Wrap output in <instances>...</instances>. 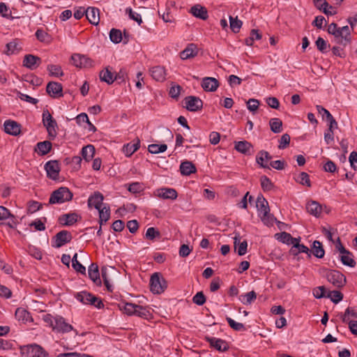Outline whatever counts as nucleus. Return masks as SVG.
Returning <instances> with one entry per match:
<instances>
[{
  "label": "nucleus",
  "instance_id": "1",
  "mask_svg": "<svg viewBox=\"0 0 357 357\" xmlns=\"http://www.w3.org/2000/svg\"><path fill=\"white\" fill-rule=\"evenodd\" d=\"M327 31L334 36V40L336 43L344 47L351 41V30L348 26L338 27L336 23L333 22L328 25Z\"/></svg>",
  "mask_w": 357,
  "mask_h": 357
},
{
  "label": "nucleus",
  "instance_id": "2",
  "mask_svg": "<svg viewBox=\"0 0 357 357\" xmlns=\"http://www.w3.org/2000/svg\"><path fill=\"white\" fill-rule=\"evenodd\" d=\"M43 320L52 328L53 331L60 333H69L73 330L71 324L67 323L61 316H52L50 314L43 315Z\"/></svg>",
  "mask_w": 357,
  "mask_h": 357
},
{
  "label": "nucleus",
  "instance_id": "3",
  "mask_svg": "<svg viewBox=\"0 0 357 357\" xmlns=\"http://www.w3.org/2000/svg\"><path fill=\"white\" fill-rule=\"evenodd\" d=\"M73 192L66 187H60L53 191L50 195L49 203L50 204H60L72 200Z\"/></svg>",
  "mask_w": 357,
  "mask_h": 357
},
{
  "label": "nucleus",
  "instance_id": "4",
  "mask_svg": "<svg viewBox=\"0 0 357 357\" xmlns=\"http://www.w3.org/2000/svg\"><path fill=\"white\" fill-rule=\"evenodd\" d=\"M43 124L48 133V137L54 139L57 135L58 125L56 120L52 117L48 109L43 112Z\"/></svg>",
  "mask_w": 357,
  "mask_h": 357
},
{
  "label": "nucleus",
  "instance_id": "5",
  "mask_svg": "<svg viewBox=\"0 0 357 357\" xmlns=\"http://www.w3.org/2000/svg\"><path fill=\"white\" fill-rule=\"evenodd\" d=\"M75 298L84 305H93L98 309H101L104 307V304L101 299L86 291L76 293L75 294Z\"/></svg>",
  "mask_w": 357,
  "mask_h": 357
},
{
  "label": "nucleus",
  "instance_id": "6",
  "mask_svg": "<svg viewBox=\"0 0 357 357\" xmlns=\"http://www.w3.org/2000/svg\"><path fill=\"white\" fill-rule=\"evenodd\" d=\"M22 357H47L48 354L38 344L25 345L20 347Z\"/></svg>",
  "mask_w": 357,
  "mask_h": 357
},
{
  "label": "nucleus",
  "instance_id": "7",
  "mask_svg": "<svg viewBox=\"0 0 357 357\" xmlns=\"http://www.w3.org/2000/svg\"><path fill=\"white\" fill-rule=\"evenodd\" d=\"M167 287V281L159 273H154L150 280L151 291L153 294H160Z\"/></svg>",
  "mask_w": 357,
  "mask_h": 357
},
{
  "label": "nucleus",
  "instance_id": "8",
  "mask_svg": "<svg viewBox=\"0 0 357 357\" xmlns=\"http://www.w3.org/2000/svg\"><path fill=\"white\" fill-rule=\"evenodd\" d=\"M326 277L330 283L337 288L344 287L347 282L346 277L337 270H328Z\"/></svg>",
  "mask_w": 357,
  "mask_h": 357
},
{
  "label": "nucleus",
  "instance_id": "9",
  "mask_svg": "<svg viewBox=\"0 0 357 357\" xmlns=\"http://www.w3.org/2000/svg\"><path fill=\"white\" fill-rule=\"evenodd\" d=\"M256 207L257 208L259 215L262 221H266L268 218L270 208L266 199L263 195H260L257 197L256 201Z\"/></svg>",
  "mask_w": 357,
  "mask_h": 357
},
{
  "label": "nucleus",
  "instance_id": "10",
  "mask_svg": "<svg viewBox=\"0 0 357 357\" xmlns=\"http://www.w3.org/2000/svg\"><path fill=\"white\" fill-rule=\"evenodd\" d=\"M73 236L71 233L67 230H62L58 232L53 238V247L59 248L65 244L71 241Z\"/></svg>",
  "mask_w": 357,
  "mask_h": 357
},
{
  "label": "nucleus",
  "instance_id": "11",
  "mask_svg": "<svg viewBox=\"0 0 357 357\" xmlns=\"http://www.w3.org/2000/svg\"><path fill=\"white\" fill-rule=\"evenodd\" d=\"M153 195L162 199L174 200L178 197L176 190L170 188H160L153 191Z\"/></svg>",
  "mask_w": 357,
  "mask_h": 357
},
{
  "label": "nucleus",
  "instance_id": "12",
  "mask_svg": "<svg viewBox=\"0 0 357 357\" xmlns=\"http://www.w3.org/2000/svg\"><path fill=\"white\" fill-rule=\"evenodd\" d=\"M45 169L47 177L52 180H57L60 172V165L57 160H50L45 165Z\"/></svg>",
  "mask_w": 357,
  "mask_h": 357
},
{
  "label": "nucleus",
  "instance_id": "13",
  "mask_svg": "<svg viewBox=\"0 0 357 357\" xmlns=\"http://www.w3.org/2000/svg\"><path fill=\"white\" fill-rule=\"evenodd\" d=\"M71 61L73 65L80 68L91 67L93 63L90 58L79 54H73L71 56Z\"/></svg>",
  "mask_w": 357,
  "mask_h": 357
},
{
  "label": "nucleus",
  "instance_id": "14",
  "mask_svg": "<svg viewBox=\"0 0 357 357\" xmlns=\"http://www.w3.org/2000/svg\"><path fill=\"white\" fill-rule=\"evenodd\" d=\"M185 107L190 112H197L203 107L202 100L196 96H187L184 99Z\"/></svg>",
  "mask_w": 357,
  "mask_h": 357
},
{
  "label": "nucleus",
  "instance_id": "15",
  "mask_svg": "<svg viewBox=\"0 0 357 357\" xmlns=\"http://www.w3.org/2000/svg\"><path fill=\"white\" fill-rule=\"evenodd\" d=\"M4 131L6 133L17 136L21 133V124L13 120H6L3 123Z\"/></svg>",
  "mask_w": 357,
  "mask_h": 357
},
{
  "label": "nucleus",
  "instance_id": "16",
  "mask_svg": "<svg viewBox=\"0 0 357 357\" xmlns=\"http://www.w3.org/2000/svg\"><path fill=\"white\" fill-rule=\"evenodd\" d=\"M206 340L209 343L211 347L219 351H225L229 349L227 342L224 340L214 337H206Z\"/></svg>",
  "mask_w": 357,
  "mask_h": 357
},
{
  "label": "nucleus",
  "instance_id": "17",
  "mask_svg": "<svg viewBox=\"0 0 357 357\" xmlns=\"http://www.w3.org/2000/svg\"><path fill=\"white\" fill-rule=\"evenodd\" d=\"M314 6L327 15H334L337 13V9L330 6L326 0H313Z\"/></svg>",
  "mask_w": 357,
  "mask_h": 357
},
{
  "label": "nucleus",
  "instance_id": "18",
  "mask_svg": "<svg viewBox=\"0 0 357 357\" xmlns=\"http://www.w3.org/2000/svg\"><path fill=\"white\" fill-rule=\"evenodd\" d=\"M63 86L60 83L50 82L46 87L47 93L52 98H60L63 96Z\"/></svg>",
  "mask_w": 357,
  "mask_h": 357
},
{
  "label": "nucleus",
  "instance_id": "19",
  "mask_svg": "<svg viewBox=\"0 0 357 357\" xmlns=\"http://www.w3.org/2000/svg\"><path fill=\"white\" fill-rule=\"evenodd\" d=\"M140 147V140L138 137L132 142L123 145L122 151L126 157H130Z\"/></svg>",
  "mask_w": 357,
  "mask_h": 357
},
{
  "label": "nucleus",
  "instance_id": "20",
  "mask_svg": "<svg viewBox=\"0 0 357 357\" xmlns=\"http://www.w3.org/2000/svg\"><path fill=\"white\" fill-rule=\"evenodd\" d=\"M41 59L33 54H26L23 60V66L31 70L36 69L40 63Z\"/></svg>",
  "mask_w": 357,
  "mask_h": 357
},
{
  "label": "nucleus",
  "instance_id": "21",
  "mask_svg": "<svg viewBox=\"0 0 357 357\" xmlns=\"http://www.w3.org/2000/svg\"><path fill=\"white\" fill-rule=\"evenodd\" d=\"M150 74L153 79L158 82H163L166 79V70L160 66L151 68L150 69Z\"/></svg>",
  "mask_w": 357,
  "mask_h": 357
},
{
  "label": "nucleus",
  "instance_id": "22",
  "mask_svg": "<svg viewBox=\"0 0 357 357\" xmlns=\"http://www.w3.org/2000/svg\"><path fill=\"white\" fill-rule=\"evenodd\" d=\"M103 199L104 197L100 192H95L89 197L88 199V206L89 207L93 206L96 209L100 210L102 206Z\"/></svg>",
  "mask_w": 357,
  "mask_h": 357
},
{
  "label": "nucleus",
  "instance_id": "23",
  "mask_svg": "<svg viewBox=\"0 0 357 357\" xmlns=\"http://www.w3.org/2000/svg\"><path fill=\"white\" fill-rule=\"evenodd\" d=\"M202 86L206 91H215L219 86V82L214 77H206L203 78Z\"/></svg>",
  "mask_w": 357,
  "mask_h": 357
},
{
  "label": "nucleus",
  "instance_id": "24",
  "mask_svg": "<svg viewBox=\"0 0 357 357\" xmlns=\"http://www.w3.org/2000/svg\"><path fill=\"white\" fill-rule=\"evenodd\" d=\"M99 10L94 7H89L86 10L85 15L89 22L92 24L97 25L100 22Z\"/></svg>",
  "mask_w": 357,
  "mask_h": 357
},
{
  "label": "nucleus",
  "instance_id": "25",
  "mask_svg": "<svg viewBox=\"0 0 357 357\" xmlns=\"http://www.w3.org/2000/svg\"><path fill=\"white\" fill-rule=\"evenodd\" d=\"M198 49L195 44H189L182 52L180 53L181 59L183 60L193 58L197 56Z\"/></svg>",
  "mask_w": 357,
  "mask_h": 357
},
{
  "label": "nucleus",
  "instance_id": "26",
  "mask_svg": "<svg viewBox=\"0 0 357 357\" xmlns=\"http://www.w3.org/2000/svg\"><path fill=\"white\" fill-rule=\"evenodd\" d=\"M88 273L90 279L97 285L101 284L98 266L96 264L92 263L88 269Z\"/></svg>",
  "mask_w": 357,
  "mask_h": 357
},
{
  "label": "nucleus",
  "instance_id": "27",
  "mask_svg": "<svg viewBox=\"0 0 357 357\" xmlns=\"http://www.w3.org/2000/svg\"><path fill=\"white\" fill-rule=\"evenodd\" d=\"M52 144L50 141H43L37 143L34 151L39 155H45L47 154L52 149Z\"/></svg>",
  "mask_w": 357,
  "mask_h": 357
},
{
  "label": "nucleus",
  "instance_id": "28",
  "mask_svg": "<svg viewBox=\"0 0 357 357\" xmlns=\"http://www.w3.org/2000/svg\"><path fill=\"white\" fill-rule=\"evenodd\" d=\"M190 13L196 17L202 19V20H206L208 18V12L205 7L202 6L199 4H197L195 6H193L190 8Z\"/></svg>",
  "mask_w": 357,
  "mask_h": 357
},
{
  "label": "nucleus",
  "instance_id": "29",
  "mask_svg": "<svg viewBox=\"0 0 357 357\" xmlns=\"http://www.w3.org/2000/svg\"><path fill=\"white\" fill-rule=\"evenodd\" d=\"M78 215L75 213H67L59 217V222L65 226H71L77 221Z\"/></svg>",
  "mask_w": 357,
  "mask_h": 357
},
{
  "label": "nucleus",
  "instance_id": "30",
  "mask_svg": "<svg viewBox=\"0 0 357 357\" xmlns=\"http://www.w3.org/2000/svg\"><path fill=\"white\" fill-rule=\"evenodd\" d=\"M235 149L243 154L251 155L252 146L247 141H240L235 144Z\"/></svg>",
  "mask_w": 357,
  "mask_h": 357
},
{
  "label": "nucleus",
  "instance_id": "31",
  "mask_svg": "<svg viewBox=\"0 0 357 357\" xmlns=\"http://www.w3.org/2000/svg\"><path fill=\"white\" fill-rule=\"evenodd\" d=\"M310 254L319 259H321L324 257L325 250L324 249L322 243L319 241H314L312 243L311 250H310Z\"/></svg>",
  "mask_w": 357,
  "mask_h": 357
},
{
  "label": "nucleus",
  "instance_id": "32",
  "mask_svg": "<svg viewBox=\"0 0 357 357\" xmlns=\"http://www.w3.org/2000/svg\"><path fill=\"white\" fill-rule=\"evenodd\" d=\"M272 157L268 152L266 151H260L256 157V160L261 167L270 169L269 166H268L265 162H267Z\"/></svg>",
  "mask_w": 357,
  "mask_h": 357
},
{
  "label": "nucleus",
  "instance_id": "33",
  "mask_svg": "<svg viewBox=\"0 0 357 357\" xmlns=\"http://www.w3.org/2000/svg\"><path fill=\"white\" fill-rule=\"evenodd\" d=\"M240 235H236L234 238V246L237 249V252L239 256H243L247 252L248 243L246 241L240 242Z\"/></svg>",
  "mask_w": 357,
  "mask_h": 357
},
{
  "label": "nucleus",
  "instance_id": "34",
  "mask_svg": "<svg viewBox=\"0 0 357 357\" xmlns=\"http://www.w3.org/2000/svg\"><path fill=\"white\" fill-rule=\"evenodd\" d=\"M100 79L108 84H112L114 81V73L109 70V67L105 68L99 73Z\"/></svg>",
  "mask_w": 357,
  "mask_h": 357
},
{
  "label": "nucleus",
  "instance_id": "35",
  "mask_svg": "<svg viewBox=\"0 0 357 357\" xmlns=\"http://www.w3.org/2000/svg\"><path fill=\"white\" fill-rule=\"evenodd\" d=\"M306 209L310 214L315 217H319L322 211L321 206L315 201L308 202L306 205Z\"/></svg>",
  "mask_w": 357,
  "mask_h": 357
},
{
  "label": "nucleus",
  "instance_id": "36",
  "mask_svg": "<svg viewBox=\"0 0 357 357\" xmlns=\"http://www.w3.org/2000/svg\"><path fill=\"white\" fill-rule=\"evenodd\" d=\"M180 171L181 174L188 176L196 172V167L192 162L184 161L180 165Z\"/></svg>",
  "mask_w": 357,
  "mask_h": 357
},
{
  "label": "nucleus",
  "instance_id": "37",
  "mask_svg": "<svg viewBox=\"0 0 357 357\" xmlns=\"http://www.w3.org/2000/svg\"><path fill=\"white\" fill-rule=\"evenodd\" d=\"M257 298V294L255 291H251L246 294H241L238 299L244 305H250Z\"/></svg>",
  "mask_w": 357,
  "mask_h": 357
},
{
  "label": "nucleus",
  "instance_id": "38",
  "mask_svg": "<svg viewBox=\"0 0 357 357\" xmlns=\"http://www.w3.org/2000/svg\"><path fill=\"white\" fill-rule=\"evenodd\" d=\"M81 153L83 158L86 162H89L93 158L95 154V148L93 145H86L82 149Z\"/></svg>",
  "mask_w": 357,
  "mask_h": 357
},
{
  "label": "nucleus",
  "instance_id": "39",
  "mask_svg": "<svg viewBox=\"0 0 357 357\" xmlns=\"http://www.w3.org/2000/svg\"><path fill=\"white\" fill-rule=\"evenodd\" d=\"M290 253L294 256L299 253H306L310 257V249L303 244H294L290 249Z\"/></svg>",
  "mask_w": 357,
  "mask_h": 357
},
{
  "label": "nucleus",
  "instance_id": "40",
  "mask_svg": "<svg viewBox=\"0 0 357 357\" xmlns=\"http://www.w3.org/2000/svg\"><path fill=\"white\" fill-rule=\"evenodd\" d=\"M126 187L127 190L132 194L141 193L144 190L143 183L139 182H133L130 184H126Z\"/></svg>",
  "mask_w": 357,
  "mask_h": 357
},
{
  "label": "nucleus",
  "instance_id": "41",
  "mask_svg": "<svg viewBox=\"0 0 357 357\" xmlns=\"http://www.w3.org/2000/svg\"><path fill=\"white\" fill-rule=\"evenodd\" d=\"M295 181L302 185H305L308 188L311 187V181L310 179V176L306 172H301L297 177L295 178Z\"/></svg>",
  "mask_w": 357,
  "mask_h": 357
},
{
  "label": "nucleus",
  "instance_id": "42",
  "mask_svg": "<svg viewBox=\"0 0 357 357\" xmlns=\"http://www.w3.org/2000/svg\"><path fill=\"white\" fill-rule=\"evenodd\" d=\"M99 211V223L100 225L105 223L110 218V209L109 206L100 208Z\"/></svg>",
  "mask_w": 357,
  "mask_h": 357
},
{
  "label": "nucleus",
  "instance_id": "43",
  "mask_svg": "<svg viewBox=\"0 0 357 357\" xmlns=\"http://www.w3.org/2000/svg\"><path fill=\"white\" fill-rule=\"evenodd\" d=\"M47 70H48L50 76L59 77L63 75V72L62 70L61 66L59 65H48L47 67Z\"/></svg>",
  "mask_w": 357,
  "mask_h": 357
},
{
  "label": "nucleus",
  "instance_id": "44",
  "mask_svg": "<svg viewBox=\"0 0 357 357\" xmlns=\"http://www.w3.org/2000/svg\"><path fill=\"white\" fill-rule=\"evenodd\" d=\"M353 257V254L349 251V254H341L340 260L344 265L354 267L356 263Z\"/></svg>",
  "mask_w": 357,
  "mask_h": 357
},
{
  "label": "nucleus",
  "instance_id": "45",
  "mask_svg": "<svg viewBox=\"0 0 357 357\" xmlns=\"http://www.w3.org/2000/svg\"><path fill=\"white\" fill-rule=\"evenodd\" d=\"M119 306L121 310L129 316L134 315L137 308V305L131 303L120 304Z\"/></svg>",
  "mask_w": 357,
  "mask_h": 357
},
{
  "label": "nucleus",
  "instance_id": "46",
  "mask_svg": "<svg viewBox=\"0 0 357 357\" xmlns=\"http://www.w3.org/2000/svg\"><path fill=\"white\" fill-rule=\"evenodd\" d=\"M271 130L274 133H279L282 131V122L278 118H273L269 121Z\"/></svg>",
  "mask_w": 357,
  "mask_h": 357
},
{
  "label": "nucleus",
  "instance_id": "47",
  "mask_svg": "<svg viewBox=\"0 0 357 357\" xmlns=\"http://www.w3.org/2000/svg\"><path fill=\"white\" fill-rule=\"evenodd\" d=\"M15 317L18 320L27 322L31 317L30 313L23 308H17L15 311Z\"/></svg>",
  "mask_w": 357,
  "mask_h": 357
},
{
  "label": "nucleus",
  "instance_id": "48",
  "mask_svg": "<svg viewBox=\"0 0 357 357\" xmlns=\"http://www.w3.org/2000/svg\"><path fill=\"white\" fill-rule=\"evenodd\" d=\"M357 318V312L351 307H347L344 312V313L342 315L341 319L342 322L348 323L349 321H352L351 318Z\"/></svg>",
  "mask_w": 357,
  "mask_h": 357
},
{
  "label": "nucleus",
  "instance_id": "49",
  "mask_svg": "<svg viewBox=\"0 0 357 357\" xmlns=\"http://www.w3.org/2000/svg\"><path fill=\"white\" fill-rule=\"evenodd\" d=\"M261 38V34L259 33L257 29H252L250 31V36L245 39V43L246 45L252 46L255 40H259Z\"/></svg>",
  "mask_w": 357,
  "mask_h": 357
},
{
  "label": "nucleus",
  "instance_id": "50",
  "mask_svg": "<svg viewBox=\"0 0 357 357\" xmlns=\"http://www.w3.org/2000/svg\"><path fill=\"white\" fill-rule=\"evenodd\" d=\"M229 22L230 29L231 31L235 33H238L243 24L242 21L238 20L237 17L234 18L233 17L230 16Z\"/></svg>",
  "mask_w": 357,
  "mask_h": 357
},
{
  "label": "nucleus",
  "instance_id": "51",
  "mask_svg": "<svg viewBox=\"0 0 357 357\" xmlns=\"http://www.w3.org/2000/svg\"><path fill=\"white\" fill-rule=\"evenodd\" d=\"M167 149V146L163 144H152L148 146V150L151 153L157 154L159 153L165 152Z\"/></svg>",
  "mask_w": 357,
  "mask_h": 357
},
{
  "label": "nucleus",
  "instance_id": "52",
  "mask_svg": "<svg viewBox=\"0 0 357 357\" xmlns=\"http://www.w3.org/2000/svg\"><path fill=\"white\" fill-rule=\"evenodd\" d=\"M326 298H330L334 303H337L343 298V294L337 290L328 291L326 295Z\"/></svg>",
  "mask_w": 357,
  "mask_h": 357
},
{
  "label": "nucleus",
  "instance_id": "53",
  "mask_svg": "<svg viewBox=\"0 0 357 357\" xmlns=\"http://www.w3.org/2000/svg\"><path fill=\"white\" fill-rule=\"evenodd\" d=\"M226 320L229 326L234 331H245L246 330L245 326L243 324L235 321L231 317H227Z\"/></svg>",
  "mask_w": 357,
  "mask_h": 357
},
{
  "label": "nucleus",
  "instance_id": "54",
  "mask_svg": "<svg viewBox=\"0 0 357 357\" xmlns=\"http://www.w3.org/2000/svg\"><path fill=\"white\" fill-rule=\"evenodd\" d=\"M109 38L114 43H119L122 40V33L119 29H112L109 32Z\"/></svg>",
  "mask_w": 357,
  "mask_h": 357
},
{
  "label": "nucleus",
  "instance_id": "55",
  "mask_svg": "<svg viewBox=\"0 0 357 357\" xmlns=\"http://www.w3.org/2000/svg\"><path fill=\"white\" fill-rule=\"evenodd\" d=\"M275 237L276 238L277 240L280 241V242H282L283 243L289 245V243H291V236L289 233H287L284 231L281 232V233H278L275 235Z\"/></svg>",
  "mask_w": 357,
  "mask_h": 357
},
{
  "label": "nucleus",
  "instance_id": "56",
  "mask_svg": "<svg viewBox=\"0 0 357 357\" xmlns=\"http://www.w3.org/2000/svg\"><path fill=\"white\" fill-rule=\"evenodd\" d=\"M260 182L261 188L264 191H269L273 187V183L266 176H261Z\"/></svg>",
  "mask_w": 357,
  "mask_h": 357
},
{
  "label": "nucleus",
  "instance_id": "57",
  "mask_svg": "<svg viewBox=\"0 0 357 357\" xmlns=\"http://www.w3.org/2000/svg\"><path fill=\"white\" fill-rule=\"evenodd\" d=\"M20 50L18 43L15 41H11L6 45V50L5 52L7 54H13L17 53Z\"/></svg>",
  "mask_w": 357,
  "mask_h": 357
},
{
  "label": "nucleus",
  "instance_id": "58",
  "mask_svg": "<svg viewBox=\"0 0 357 357\" xmlns=\"http://www.w3.org/2000/svg\"><path fill=\"white\" fill-rule=\"evenodd\" d=\"M327 293L324 286L317 287L312 290V294L317 298H326Z\"/></svg>",
  "mask_w": 357,
  "mask_h": 357
},
{
  "label": "nucleus",
  "instance_id": "59",
  "mask_svg": "<svg viewBox=\"0 0 357 357\" xmlns=\"http://www.w3.org/2000/svg\"><path fill=\"white\" fill-rule=\"evenodd\" d=\"M134 315L138 316L142 318L147 319L150 315V312L146 308L137 305L136 310Z\"/></svg>",
  "mask_w": 357,
  "mask_h": 357
},
{
  "label": "nucleus",
  "instance_id": "60",
  "mask_svg": "<svg viewBox=\"0 0 357 357\" xmlns=\"http://www.w3.org/2000/svg\"><path fill=\"white\" fill-rule=\"evenodd\" d=\"M145 236L149 240H153L156 237H160V233L154 227H149L146 230Z\"/></svg>",
  "mask_w": 357,
  "mask_h": 357
},
{
  "label": "nucleus",
  "instance_id": "61",
  "mask_svg": "<svg viewBox=\"0 0 357 357\" xmlns=\"http://www.w3.org/2000/svg\"><path fill=\"white\" fill-rule=\"evenodd\" d=\"M246 104L250 112H255L259 108V101L257 99L250 98L246 102Z\"/></svg>",
  "mask_w": 357,
  "mask_h": 357
},
{
  "label": "nucleus",
  "instance_id": "62",
  "mask_svg": "<svg viewBox=\"0 0 357 357\" xmlns=\"http://www.w3.org/2000/svg\"><path fill=\"white\" fill-rule=\"evenodd\" d=\"M192 301L198 305H202L206 302V297L202 291H199L193 296Z\"/></svg>",
  "mask_w": 357,
  "mask_h": 357
},
{
  "label": "nucleus",
  "instance_id": "63",
  "mask_svg": "<svg viewBox=\"0 0 357 357\" xmlns=\"http://www.w3.org/2000/svg\"><path fill=\"white\" fill-rule=\"evenodd\" d=\"M182 88L178 84L172 85L169 89V94L172 98H178Z\"/></svg>",
  "mask_w": 357,
  "mask_h": 357
},
{
  "label": "nucleus",
  "instance_id": "64",
  "mask_svg": "<svg viewBox=\"0 0 357 357\" xmlns=\"http://www.w3.org/2000/svg\"><path fill=\"white\" fill-rule=\"evenodd\" d=\"M290 139V136L288 134H283L280 138L278 148L280 149H285L289 144Z\"/></svg>",
  "mask_w": 357,
  "mask_h": 357
}]
</instances>
